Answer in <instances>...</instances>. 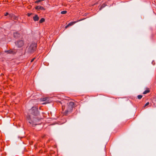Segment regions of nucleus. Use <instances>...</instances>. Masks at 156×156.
<instances>
[{
	"instance_id": "1",
	"label": "nucleus",
	"mask_w": 156,
	"mask_h": 156,
	"mask_svg": "<svg viewBox=\"0 0 156 156\" xmlns=\"http://www.w3.org/2000/svg\"><path fill=\"white\" fill-rule=\"evenodd\" d=\"M74 105V103L73 102H69L68 104V108L65 112V114L66 115L68 112L71 111L73 109V106Z\"/></svg>"
},
{
	"instance_id": "2",
	"label": "nucleus",
	"mask_w": 156,
	"mask_h": 156,
	"mask_svg": "<svg viewBox=\"0 0 156 156\" xmlns=\"http://www.w3.org/2000/svg\"><path fill=\"white\" fill-rule=\"evenodd\" d=\"M37 48L36 41L32 42L30 45V52H33L35 51Z\"/></svg>"
},
{
	"instance_id": "3",
	"label": "nucleus",
	"mask_w": 156,
	"mask_h": 156,
	"mask_svg": "<svg viewBox=\"0 0 156 156\" xmlns=\"http://www.w3.org/2000/svg\"><path fill=\"white\" fill-rule=\"evenodd\" d=\"M31 113L34 115H37L39 114L37 108L36 107H33L31 109Z\"/></svg>"
},
{
	"instance_id": "4",
	"label": "nucleus",
	"mask_w": 156,
	"mask_h": 156,
	"mask_svg": "<svg viewBox=\"0 0 156 156\" xmlns=\"http://www.w3.org/2000/svg\"><path fill=\"white\" fill-rule=\"evenodd\" d=\"M16 45L18 48H21L24 45V42L23 40L17 41L15 42Z\"/></svg>"
},
{
	"instance_id": "5",
	"label": "nucleus",
	"mask_w": 156,
	"mask_h": 156,
	"mask_svg": "<svg viewBox=\"0 0 156 156\" xmlns=\"http://www.w3.org/2000/svg\"><path fill=\"white\" fill-rule=\"evenodd\" d=\"M82 20H77L76 21H74V22H71L69 23L67 26H66L65 27V28H67L69 26H72V25H73V24H74L76 23V22L80 21Z\"/></svg>"
},
{
	"instance_id": "6",
	"label": "nucleus",
	"mask_w": 156,
	"mask_h": 156,
	"mask_svg": "<svg viewBox=\"0 0 156 156\" xmlns=\"http://www.w3.org/2000/svg\"><path fill=\"white\" fill-rule=\"evenodd\" d=\"M36 9H41V10H44V8L40 6H37L36 7Z\"/></svg>"
},
{
	"instance_id": "7",
	"label": "nucleus",
	"mask_w": 156,
	"mask_h": 156,
	"mask_svg": "<svg viewBox=\"0 0 156 156\" xmlns=\"http://www.w3.org/2000/svg\"><path fill=\"white\" fill-rule=\"evenodd\" d=\"M33 19L34 21H37L39 20V18L37 15H35L33 17Z\"/></svg>"
},
{
	"instance_id": "8",
	"label": "nucleus",
	"mask_w": 156,
	"mask_h": 156,
	"mask_svg": "<svg viewBox=\"0 0 156 156\" xmlns=\"http://www.w3.org/2000/svg\"><path fill=\"white\" fill-rule=\"evenodd\" d=\"M14 37L16 38H17L20 37V34L17 32L14 33Z\"/></svg>"
},
{
	"instance_id": "9",
	"label": "nucleus",
	"mask_w": 156,
	"mask_h": 156,
	"mask_svg": "<svg viewBox=\"0 0 156 156\" xmlns=\"http://www.w3.org/2000/svg\"><path fill=\"white\" fill-rule=\"evenodd\" d=\"M41 100L43 101H47L48 100V97L43 98H41Z\"/></svg>"
},
{
	"instance_id": "10",
	"label": "nucleus",
	"mask_w": 156,
	"mask_h": 156,
	"mask_svg": "<svg viewBox=\"0 0 156 156\" xmlns=\"http://www.w3.org/2000/svg\"><path fill=\"white\" fill-rule=\"evenodd\" d=\"M5 52H7L8 53H13V51L12 50H8L6 51H5Z\"/></svg>"
},
{
	"instance_id": "11",
	"label": "nucleus",
	"mask_w": 156,
	"mask_h": 156,
	"mask_svg": "<svg viewBox=\"0 0 156 156\" xmlns=\"http://www.w3.org/2000/svg\"><path fill=\"white\" fill-rule=\"evenodd\" d=\"M106 5L105 4H103L101 5V6L100 7V10H101L102 9L105 7Z\"/></svg>"
},
{
	"instance_id": "12",
	"label": "nucleus",
	"mask_w": 156,
	"mask_h": 156,
	"mask_svg": "<svg viewBox=\"0 0 156 156\" xmlns=\"http://www.w3.org/2000/svg\"><path fill=\"white\" fill-rule=\"evenodd\" d=\"M45 21V20L43 18H42L39 21V23H41L43 22H44Z\"/></svg>"
},
{
	"instance_id": "13",
	"label": "nucleus",
	"mask_w": 156,
	"mask_h": 156,
	"mask_svg": "<svg viewBox=\"0 0 156 156\" xmlns=\"http://www.w3.org/2000/svg\"><path fill=\"white\" fill-rule=\"evenodd\" d=\"M149 92V90H146L143 92V94H146L148 93V92Z\"/></svg>"
},
{
	"instance_id": "14",
	"label": "nucleus",
	"mask_w": 156,
	"mask_h": 156,
	"mask_svg": "<svg viewBox=\"0 0 156 156\" xmlns=\"http://www.w3.org/2000/svg\"><path fill=\"white\" fill-rule=\"evenodd\" d=\"M67 12V11H63L61 12V13L62 14H65Z\"/></svg>"
},
{
	"instance_id": "15",
	"label": "nucleus",
	"mask_w": 156,
	"mask_h": 156,
	"mask_svg": "<svg viewBox=\"0 0 156 156\" xmlns=\"http://www.w3.org/2000/svg\"><path fill=\"white\" fill-rule=\"evenodd\" d=\"M142 97V96L141 95H139L137 96L138 98L139 99H141Z\"/></svg>"
},
{
	"instance_id": "16",
	"label": "nucleus",
	"mask_w": 156,
	"mask_h": 156,
	"mask_svg": "<svg viewBox=\"0 0 156 156\" xmlns=\"http://www.w3.org/2000/svg\"><path fill=\"white\" fill-rule=\"evenodd\" d=\"M153 101L156 102V97H154L153 98Z\"/></svg>"
},
{
	"instance_id": "17",
	"label": "nucleus",
	"mask_w": 156,
	"mask_h": 156,
	"mask_svg": "<svg viewBox=\"0 0 156 156\" xmlns=\"http://www.w3.org/2000/svg\"><path fill=\"white\" fill-rule=\"evenodd\" d=\"M149 102H147L144 105V107H145L147 105H149Z\"/></svg>"
},
{
	"instance_id": "18",
	"label": "nucleus",
	"mask_w": 156,
	"mask_h": 156,
	"mask_svg": "<svg viewBox=\"0 0 156 156\" xmlns=\"http://www.w3.org/2000/svg\"><path fill=\"white\" fill-rule=\"evenodd\" d=\"M35 58H32V59L31 60V61H30V62H33L34 61V59H35Z\"/></svg>"
},
{
	"instance_id": "19",
	"label": "nucleus",
	"mask_w": 156,
	"mask_h": 156,
	"mask_svg": "<svg viewBox=\"0 0 156 156\" xmlns=\"http://www.w3.org/2000/svg\"><path fill=\"white\" fill-rule=\"evenodd\" d=\"M9 15V13L8 12H6L5 14V16H7V15Z\"/></svg>"
},
{
	"instance_id": "20",
	"label": "nucleus",
	"mask_w": 156,
	"mask_h": 156,
	"mask_svg": "<svg viewBox=\"0 0 156 156\" xmlns=\"http://www.w3.org/2000/svg\"><path fill=\"white\" fill-rule=\"evenodd\" d=\"M41 1V0H38L36 1V2L38 3L40 2Z\"/></svg>"
},
{
	"instance_id": "21",
	"label": "nucleus",
	"mask_w": 156,
	"mask_h": 156,
	"mask_svg": "<svg viewBox=\"0 0 156 156\" xmlns=\"http://www.w3.org/2000/svg\"><path fill=\"white\" fill-rule=\"evenodd\" d=\"M27 15L28 16H29V13H27Z\"/></svg>"
},
{
	"instance_id": "22",
	"label": "nucleus",
	"mask_w": 156,
	"mask_h": 156,
	"mask_svg": "<svg viewBox=\"0 0 156 156\" xmlns=\"http://www.w3.org/2000/svg\"><path fill=\"white\" fill-rule=\"evenodd\" d=\"M32 67H33V69L34 68V66H33Z\"/></svg>"
},
{
	"instance_id": "23",
	"label": "nucleus",
	"mask_w": 156,
	"mask_h": 156,
	"mask_svg": "<svg viewBox=\"0 0 156 156\" xmlns=\"http://www.w3.org/2000/svg\"><path fill=\"white\" fill-rule=\"evenodd\" d=\"M62 109H63V106H62Z\"/></svg>"
}]
</instances>
